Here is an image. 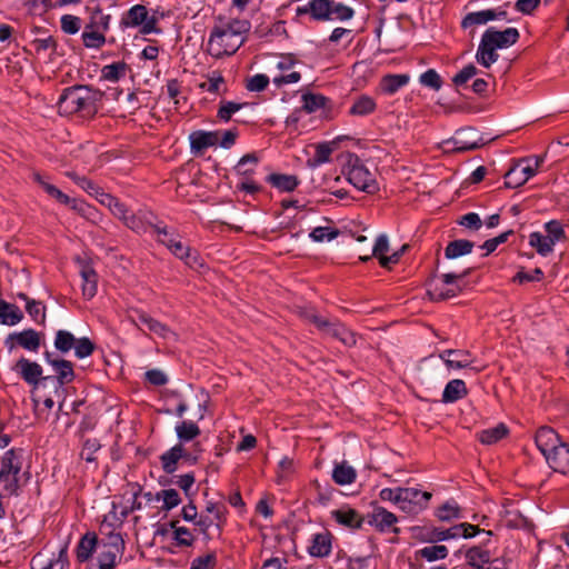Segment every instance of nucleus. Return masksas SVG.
I'll return each mask as SVG.
<instances>
[{
  "instance_id": "9d476101",
  "label": "nucleus",
  "mask_w": 569,
  "mask_h": 569,
  "mask_svg": "<svg viewBox=\"0 0 569 569\" xmlns=\"http://www.w3.org/2000/svg\"><path fill=\"white\" fill-rule=\"evenodd\" d=\"M367 522L379 532H400V529L396 527L398 517L381 506L372 507L371 512L367 516Z\"/></svg>"
},
{
  "instance_id": "423d86ee",
  "label": "nucleus",
  "mask_w": 569,
  "mask_h": 569,
  "mask_svg": "<svg viewBox=\"0 0 569 569\" xmlns=\"http://www.w3.org/2000/svg\"><path fill=\"white\" fill-rule=\"evenodd\" d=\"M565 239V231L558 220H550L543 226V232H536V252L548 256L553 246Z\"/></svg>"
},
{
  "instance_id": "c9c22d12",
  "label": "nucleus",
  "mask_w": 569,
  "mask_h": 569,
  "mask_svg": "<svg viewBox=\"0 0 569 569\" xmlns=\"http://www.w3.org/2000/svg\"><path fill=\"white\" fill-rule=\"evenodd\" d=\"M377 103L373 98L361 94L353 100L349 109V113L356 117H366L375 112Z\"/></svg>"
},
{
  "instance_id": "20e7f679",
  "label": "nucleus",
  "mask_w": 569,
  "mask_h": 569,
  "mask_svg": "<svg viewBox=\"0 0 569 569\" xmlns=\"http://www.w3.org/2000/svg\"><path fill=\"white\" fill-rule=\"evenodd\" d=\"M159 19L156 14L149 16L144 6H133L122 19L121 24L126 28L140 27L142 34L158 33L160 30L157 28Z\"/></svg>"
},
{
  "instance_id": "603ef678",
  "label": "nucleus",
  "mask_w": 569,
  "mask_h": 569,
  "mask_svg": "<svg viewBox=\"0 0 569 569\" xmlns=\"http://www.w3.org/2000/svg\"><path fill=\"white\" fill-rule=\"evenodd\" d=\"M127 70L128 67L124 62L107 64L101 70V78L110 82H117L126 76Z\"/></svg>"
},
{
  "instance_id": "338daca9",
  "label": "nucleus",
  "mask_w": 569,
  "mask_h": 569,
  "mask_svg": "<svg viewBox=\"0 0 569 569\" xmlns=\"http://www.w3.org/2000/svg\"><path fill=\"white\" fill-rule=\"evenodd\" d=\"M313 486L317 492V501L321 506H327L332 499L336 490L329 483H320L318 480L313 481Z\"/></svg>"
},
{
  "instance_id": "69168bd1",
  "label": "nucleus",
  "mask_w": 569,
  "mask_h": 569,
  "mask_svg": "<svg viewBox=\"0 0 569 569\" xmlns=\"http://www.w3.org/2000/svg\"><path fill=\"white\" fill-rule=\"evenodd\" d=\"M28 315L38 323H43L46 320V307L41 301L32 299L26 305Z\"/></svg>"
},
{
  "instance_id": "473e14b6",
  "label": "nucleus",
  "mask_w": 569,
  "mask_h": 569,
  "mask_svg": "<svg viewBox=\"0 0 569 569\" xmlns=\"http://www.w3.org/2000/svg\"><path fill=\"white\" fill-rule=\"evenodd\" d=\"M173 248L170 250L172 254H174L178 259L182 260L190 268L201 267V260L196 250H192L181 240H179L176 244H172Z\"/></svg>"
},
{
  "instance_id": "5701e85b",
  "label": "nucleus",
  "mask_w": 569,
  "mask_h": 569,
  "mask_svg": "<svg viewBox=\"0 0 569 569\" xmlns=\"http://www.w3.org/2000/svg\"><path fill=\"white\" fill-rule=\"evenodd\" d=\"M220 131H194L189 136L191 151L201 153L206 149L217 146L219 142Z\"/></svg>"
},
{
  "instance_id": "58836bf2",
  "label": "nucleus",
  "mask_w": 569,
  "mask_h": 569,
  "mask_svg": "<svg viewBox=\"0 0 569 569\" xmlns=\"http://www.w3.org/2000/svg\"><path fill=\"white\" fill-rule=\"evenodd\" d=\"M23 318L21 310L11 303L0 299V322L6 326H14Z\"/></svg>"
},
{
  "instance_id": "09e8293b",
  "label": "nucleus",
  "mask_w": 569,
  "mask_h": 569,
  "mask_svg": "<svg viewBox=\"0 0 569 569\" xmlns=\"http://www.w3.org/2000/svg\"><path fill=\"white\" fill-rule=\"evenodd\" d=\"M82 278V295L87 299H91L97 293V273L91 268H84L81 271Z\"/></svg>"
},
{
  "instance_id": "6ab92c4d",
  "label": "nucleus",
  "mask_w": 569,
  "mask_h": 569,
  "mask_svg": "<svg viewBox=\"0 0 569 569\" xmlns=\"http://www.w3.org/2000/svg\"><path fill=\"white\" fill-rule=\"evenodd\" d=\"M439 358L445 362L449 369H463L469 368L475 359L469 351L460 349L443 350Z\"/></svg>"
},
{
  "instance_id": "2f4dec72",
  "label": "nucleus",
  "mask_w": 569,
  "mask_h": 569,
  "mask_svg": "<svg viewBox=\"0 0 569 569\" xmlns=\"http://www.w3.org/2000/svg\"><path fill=\"white\" fill-rule=\"evenodd\" d=\"M410 76L407 73L401 74H387L380 80V89L385 94H395L398 90L409 83Z\"/></svg>"
},
{
  "instance_id": "864d4df0",
  "label": "nucleus",
  "mask_w": 569,
  "mask_h": 569,
  "mask_svg": "<svg viewBox=\"0 0 569 569\" xmlns=\"http://www.w3.org/2000/svg\"><path fill=\"white\" fill-rule=\"evenodd\" d=\"M420 557L429 562L442 560L448 557V548L443 545H432L418 551Z\"/></svg>"
},
{
  "instance_id": "a19ab883",
  "label": "nucleus",
  "mask_w": 569,
  "mask_h": 569,
  "mask_svg": "<svg viewBox=\"0 0 569 569\" xmlns=\"http://www.w3.org/2000/svg\"><path fill=\"white\" fill-rule=\"evenodd\" d=\"M268 182L280 191L290 192L297 188L299 181L293 174L272 173L267 178Z\"/></svg>"
},
{
  "instance_id": "f704fd0d",
  "label": "nucleus",
  "mask_w": 569,
  "mask_h": 569,
  "mask_svg": "<svg viewBox=\"0 0 569 569\" xmlns=\"http://www.w3.org/2000/svg\"><path fill=\"white\" fill-rule=\"evenodd\" d=\"M70 209L92 223H99L102 219L101 212L96 207L81 199L73 198Z\"/></svg>"
},
{
  "instance_id": "a18cd8bd",
  "label": "nucleus",
  "mask_w": 569,
  "mask_h": 569,
  "mask_svg": "<svg viewBox=\"0 0 569 569\" xmlns=\"http://www.w3.org/2000/svg\"><path fill=\"white\" fill-rule=\"evenodd\" d=\"M467 562L473 569H483L486 563L491 559L488 550L480 547H472L466 553Z\"/></svg>"
},
{
  "instance_id": "79ce46f5",
  "label": "nucleus",
  "mask_w": 569,
  "mask_h": 569,
  "mask_svg": "<svg viewBox=\"0 0 569 569\" xmlns=\"http://www.w3.org/2000/svg\"><path fill=\"white\" fill-rule=\"evenodd\" d=\"M330 1L331 0H311L302 11L310 13L315 20H329Z\"/></svg>"
},
{
  "instance_id": "0e129e2a",
  "label": "nucleus",
  "mask_w": 569,
  "mask_h": 569,
  "mask_svg": "<svg viewBox=\"0 0 569 569\" xmlns=\"http://www.w3.org/2000/svg\"><path fill=\"white\" fill-rule=\"evenodd\" d=\"M421 86L430 88L435 91L440 90L442 86L441 78L435 69H429L419 77Z\"/></svg>"
},
{
  "instance_id": "412c9836",
  "label": "nucleus",
  "mask_w": 569,
  "mask_h": 569,
  "mask_svg": "<svg viewBox=\"0 0 569 569\" xmlns=\"http://www.w3.org/2000/svg\"><path fill=\"white\" fill-rule=\"evenodd\" d=\"M12 369L17 371L27 383L33 386L39 383L42 376L41 366L24 357L20 358Z\"/></svg>"
},
{
  "instance_id": "f3484780",
  "label": "nucleus",
  "mask_w": 569,
  "mask_h": 569,
  "mask_svg": "<svg viewBox=\"0 0 569 569\" xmlns=\"http://www.w3.org/2000/svg\"><path fill=\"white\" fill-rule=\"evenodd\" d=\"M545 462L557 472H569V446L560 442L543 456Z\"/></svg>"
},
{
  "instance_id": "ea45409f",
  "label": "nucleus",
  "mask_w": 569,
  "mask_h": 569,
  "mask_svg": "<svg viewBox=\"0 0 569 569\" xmlns=\"http://www.w3.org/2000/svg\"><path fill=\"white\" fill-rule=\"evenodd\" d=\"M174 431L179 443L189 442L196 439L200 435V428L191 420H183L176 425Z\"/></svg>"
},
{
  "instance_id": "4c0bfd02",
  "label": "nucleus",
  "mask_w": 569,
  "mask_h": 569,
  "mask_svg": "<svg viewBox=\"0 0 569 569\" xmlns=\"http://www.w3.org/2000/svg\"><path fill=\"white\" fill-rule=\"evenodd\" d=\"M497 48L493 47L491 43L486 41L483 37H481L478 50H477V61L486 67L489 68L492 63H495L498 59Z\"/></svg>"
},
{
  "instance_id": "e2e57ef3",
  "label": "nucleus",
  "mask_w": 569,
  "mask_h": 569,
  "mask_svg": "<svg viewBox=\"0 0 569 569\" xmlns=\"http://www.w3.org/2000/svg\"><path fill=\"white\" fill-rule=\"evenodd\" d=\"M412 536L425 543H436V527L416 526L411 528Z\"/></svg>"
},
{
  "instance_id": "b1692460",
  "label": "nucleus",
  "mask_w": 569,
  "mask_h": 569,
  "mask_svg": "<svg viewBox=\"0 0 569 569\" xmlns=\"http://www.w3.org/2000/svg\"><path fill=\"white\" fill-rule=\"evenodd\" d=\"M44 358L57 372V387H61L66 382L72 381L74 377L72 363L63 359H52L50 352L44 353Z\"/></svg>"
},
{
  "instance_id": "4be33fe9",
  "label": "nucleus",
  "mask_w": 569,
  "mask_h": 569,
  "mask_svg": "<svg viewBox=\"0 0 569 569\" xmlns=\"http://www.w3.org/2000/svg\"><path fill=\"white\" fill-rule=\"evenodd\" d=\"M332 536L328 531L318 532L311 536L308 552L311 557L325 558L331 553Z\"/></svg>"
},
{
  "instance_id": "bf43d9fd",
  "label": "nucleus",
  "mask_w": 569,
  "mask_h": 569,
  "mask_svg": "<svg viewBox=\"0 0 569 569\" xmlns=\"http://www.w3.org/2000/svg\"><path fill=\"white\" fill-rule=\"evenodd\" d=\"M339 234L338 229L331 227H316L309 233V237L315 242H325L336 239Z\"/></svg>"
},
{
  "instance_id": "6e6d98bb",
  "label": "nucleus",
  "mask_w": 569,
  "mask_h": 569,
  "mask_svg": "<svg viewBox=\"0 0 569 569\" xmlns=\"http://www.w3.org/2000/svg\"><path fill=\"white\" fill-rule=\"evenodd\" d=\"M76 337L67 330H58L54 338V348L62 353L69 352L76 345Z\"/></svg>"
},
{
  "instance_id": "72a5a7b5",
  "label": "nucleus",
  "mask_w": 569,
  "mask_h": 569,
  "mask_svg": "<svg viewBox=\"0 0 569 569\" xmlns=\"http://www.w3.org/2000/svg\"><path fill=\"white\" fill-rule=\"evenodd\" d=\"M184 456V448L181 443H177L160 457L163 470L167 473H172L178 468V461Z\"/></svg>"
},
{
  "instance_id": "f257e3e1",
  "label": "nucleus",
  "mask_w": 569,
  "mask_h": 569,
  "mask_svg": "<svg viewBox=\"0 0 569 569\" xmlns=\"http://www.w3.org/2000/svg\"><path fill=\"white\" fill-rule=\"evenodd\" d=\"M250 27V22L242 19L220 21L210 32L208 53L217 59L233 54L243 44Z\"/></svg>"
},
{
  "instance_id": "cd10ccee",
  "label": "nucleus",
  "mask_w": 569,
  "mask_h": 569,
  "mask_svg": "<svg viewBox=\"0 0 569 569\" xmlns=\"http://www.w3.org/2000/svg\"><path fill=\"white\" fill-rule=\"evenodd\" d=\"M331 517L341 526L350 529H358L362 526V518L351 508L342 507L331 511Z\"/></svg>"
},
{
  "instance_id": "4468645a",
  "label": "nucleus",
  "mask_w": 569,
  "mask_h": 569,
  "mask_svg": "<svg viewBox=\"0 0 569 569\" xmlns=\"http://www.w3.org/2000/svg\"><path fill=\"white\" fill-rule=\"evenodd\" d=\"M4 343L10 351L18 345L28 351L37 352L40 347V335L34 329H26L9 335Z\"/></svg>"
},
{
  "instance_id": "9b49d317",
  "label": "nucleus",
  "mask_w": 569,
  "mask_h": 569,
  "mask_svg": "<svg viewBox=\"0 0 569 569\" xmlns=\"http://www.w3.org/2000/svg\"><path fill=\"white\" fill-rule=\"evenodd\" d=\"M476 136L477 132L471 128L458 130L451 139L443 141L442 148L446 152L477 149L481 142Z\"/></svg>"
},
{
  "instance_id": "13d9d810",
  "label": "nucleus",
  "mask_w": 569,
  "mask_h": 569,
  "mask_svg": "<svg viewBox=\"0 0 569 569\" xmlns=\"http://www.w3.org/2000/svg\"><path fill=\"white\" fill-rule=\"evenodd\" d=\"M353 13L355 12L350 7L345 6L343 3L337 2L335 0L330 1L329 20L346 21L351 19L353 17Z\"/></svg>"
},
{
  "instance_id": "393cba45",
  "label": "nucleus",
  "mask_w": 569,
  "mask_h": 569,
  "mask_svg": "<svg viewBox=\"0 0 569 569\" xmlns=\"http://www.w3.org/2000/svg\"><path fill=\"white\" fill-rule=\"evenodd\" d=\"M68 563L67 550L61 548L59 553L50 559H46L42 553H38L31 560L32 569H64Z\"/></svg>"
},
{
  "instance_id": "1a4fd4ad",
  "label": "nucleus",
  "mask_w": 569,
  "mask_h": 569,
  "mask_svg": "<svg viewBox=\"0 0 569 569\" xmlns=\"http://www.w3.org/2000/svg\"><path fill=\"white\" fill-rule=\"evenodd\" d=\"M431 493L417 488H402L398 508L408 515H418L427 508Z\"/></svg>"
},
{
  "instance_id": "49530a36",
  "label": "nucleus",
  "mask_w": 569,
  "mask_h": 569,
  "mask_svg": "<svg viewBox=\"0 0 569 569\" xmlns=\"http://www.w3.org/2000/svg\"><path fill=\"white\" fill-rule=\"evenodd\" d=\"M258 158L253 153L243 156L234 167V171L241 178H250L257 169Z\"/></svg>"
},
{
  "instance_id": "7c9ffc66",
  "label": "nucleus",
  "mask_w": 569,
  "mask_h": 569,
  "mask_svg": "<svg viewBox=\"0 0 569 569\" xmlns=\"http://www.w3.org/2000/svg\"><path fill=\"white\" fill-rule=\"evenodd\" d=\"M467 393L468 390L465 381L461 379H453L446 385L441 400L445 403H453L466 397Z\"/></svg>"
},
{
  "instance_id": "f8f14e48",
  "label": "nucleus",
  "mask_w": 569,
  "mask_h": 569,
  "mask_svg": "<svg viewBox=\"0 0 569 569\" xmlns=\"http://www.w3.org/2000/svg\"><path fill=\"white\" fill-rule=\"evenodd\" d=\"M406 246L400 251H396L390 256H387L389 251V239L387 234H379L376 239V243L372 248L371 254L360 256L361 261H368L372 256L379 259L381 267L390 268V266L397 263L400 259L401 253L405 251Z\"/></svg>"
},
{
  "instance_id": "c03bdc74",
  "label": "nucleus",
  "mask_w": 569,
  "mask_h": 569,
  "mask_svg": "<svg viewBox=\"0 0 569 569\" xmlns=\"http://www.w3.org/2000/svg\"><path fill=\"white\" fill-rule=\"evenodd\" d=\"M472 248L473 242L465 239H458L448 243L445 250V256L448 259H456L470 253Z\"/></svg>"
},
{
  "instance_id": "a878e982",
  "label": "nucleus",
  "mask_w": 569,
  "mask_h": 569,
  "mask_svg": "<svg viewBox=\"0 0 569 569\" xmlns=\"http://www.w3.org/2000/svg\"><path fill=\"white\" fill-rule=\"evenodd\" d=\"M559 443V436L552 428L541 427L536 431V447L539 449L542 457L552 450V447H557Z\"/></svg>"
},
{
  "instance_id": "c756f323",
  "label": "nucleus",
  "mask_w": 569,
  "mask_h": 569,
  "mask_svg": "<svg viewBox=\"0 0 569 569\" xmlns=\"http://www.w3.org/2000/svg\"><path fill=\"white\" fill-rule=\"evenodd\" d=\"M151 213H147V212H139V213H130L128 212V214L126 216V218L123 219V223L130 228L131 230H133L134 232H138V233H141V232H147L148 228H152L156 226L152 223L151 221Z\"/></svg>"
},
{
  "instance_id": "bb28decb",
  "label": "nucleus",
  "mask_w": 569,
  "mask_h": 569,
  "mask_svg": "<svg viewBox=\"0 0 569 569\" xmlns=\"http://www.w3.org/2000/svg\"><path fill=\"white\" fill-rule=\"evenodd\" d=\"M505 14V11H497L492 9L470 12L462 19L461 26L462 28L467 29L473 26L486 24L491 20L500 19Z\"/></svg>"
},
{
  "instance_id": "ddd939ff",
  "label": "nucleus",
  "mask_w": 569,
  "mask_h": 569,
  "mask_svg": "<svg viewBox=\"0 0 569 569\" xmlns=\"http://www.w3.org/2000/svg\"><path fill=\"white\" fill-rule=\"evenodd\" d=\"M296 61L291 56H282L276 63V69L279 70V74L274 76L272 82L276 87L297 83L301 79V74L293 70Z\"/></svg>"
},
{
  "instance_id": "e433bc0d",
  "label": "nucleus",
  "mask_w": 569,
  "mask_h": 569,
  "mask_svg": "<svg viewBox=\"0 0 569 569\" xmlns=\"http://www.w3.org/2000/svg\"><path fill=\"white\" fill-rule=\"evenodd\" d=\"M98 202L106 208L119 220L123 221L129 210L124 203L110 193L98 194Z\"/></svg>"
},
{
  "instance_id": "774afa93",
  "label": "nucleus",
  "mask_w": 569,
  "mask_h": 569,
  "mask_svg": "<svg viewBox=\"0 0 569 569\" xmlns=\"http://www.w3.org/2000/svg\"><path fill=\"white\" fill-rule=\"evenodd\" d=\"M270 82V79L267 74L257 73L247 79L246 88L251 92H261L263 91Z\"/></svg>"
},
{
  "instance_id": "0eeeda50",
  "label": "nucleus",
  "mask_w": 569,
  "mask_h": 569,
  "mask_svg": "<svg viewBox=\"0 0 569 569\" xmlns=\"http://www.w3.org/2000/svg\"><path fill=\"white\" fill-rule=\"evenodd\" d=\"M308 319L323 333L340 340L345 346L352 347L357 342L356 333L338 322H331L319 315L310 313Z\"/></svg>"
},
{
  "instance_id": "680f3d73",
  "label": "nucleus",
  "mask_w": 569,
  "mask_h": 569,
  "mask_svg": "<svg viewBox=\"0 0 569 569\" xmlns=\"http://www.w3.org/2000/svg\"><path fill=\"white\" fill-rule=\"evenodd\" d=\"M69 176L83 191H86L90 196L94 197L97 201H98V197H99L98 194L106 193L100 187H98L93 181L89 180L86 177L71 176V174H69Z\"/></svg>"
},
{
  "instance_id": "8fccbe9b",
  "label": "nucleus",
  "mask_w": 569,
  "mask_h": 569,
  "mask_svg": "<svg viewBox=\"0 0 569 569\" xmlns=\"http://www.w3.org/2000/svg\"><path fill=\"white\" fill-rule=\"evenodd\" d=\"M96 543L97 537L94 533H87L86 536H83L77 548L78 560L81 562L88 560L96 548Z\"/></svg>"
},
{
  "instance_id": "39448f33",
  "label": "nucleus",
  "mask_w": 569,
  "mask_h": 569,
  "mask_svg": "<svg viewBox=\"0 0 569 569\" xmlns=\"http://www.w3.org/2000/svg\"><path fill=\"white\" fill-rule=\"evenodd\" d=\"M466 273L457 274V273H445L438 279L433 280L429 284L428 296L431 300L435 301H443L450 298L456 297L461 288L457 283L459 279H462Z\"/></svg>"
},
{
  "instance_id": "f03ea898",
  "label": "nucleus",
  "mask_w": 569,
  "mask_h": 569,
  "mask_svg": "<svg viewBox=\"0 0 569 569\" xmlns=\"http://www.w3.org/2000/svg\"><path fill=\"white\" fill-rule=\"evenodd\" d=\"M102 93L87 86H74L63 90L58 100V109L61 114L70 116L81 113L82 116H93L98 112V103Z\"/></svg>"
},
{
  "instance_id": "a211bd4d",
  "label": "nucleus",
  "mask_w": 569,
  "mask_h": 569,
  "mask_svg": "<svg viewBox=\"0 0 569 569\" xmlns=\"http://www.w3.org/2000/svg\"><path fill=\"white\" fill-rule=\"evenodd\" d=\"M532 169L527 160H521L510 167L505 173V184L507 188H518L527 182L531 176Z\"/></svg>"
},
{
  "instance_id": "de8ad7c7",
  "label": "nucleus",
  "mask_w": 569,
  "mask_h": 569,
  "mask_svg": "<svg viewBox=\"0 0 569 569\" xmlns=\"http://www.w3.org/2000/svg\"><path fill=\"white\" fill-rule=\"evenodd\" d=\"M332 479L340 486L350 485L356 479V471L351 466L342 462L335 467Z\"/></svg>"
},
{
  "instance_id": "6e6552de",
  "label": "nucleus",
  "mask_w": 569,
  "mask_h": 569,
  "mask_svg": "<svg viewBox=\"0 0 569 569\" xmlns=\"http://www.w3.org/2000/svg\"><path fill=\"white\" fill-rule=\"evenodd\" d=\"M348 181L358 190L375 193L378 190V183L375 174L362 163L359 159H356L350 164L348 173Z\"/></svg>"
},
{
  "instance_id": "3c124183",
  "label": "nucleus",
  "mask_w": 569,
  "mask_h": 569,
  "mask_svg": "<svg viewBox=\"0 0 569 569\" xmlns=\"http://www.w3.org/2000/svg\"><path fill=\"white\" fill-rule=\"evenodd\" d=\"M199 88L210 92V93H220L226 91L224 79L218 71H212L207 76V80L199 84Z\"/></svg>"
},
{
  "instance_id": "7ed1b4c3",
  "label": "nucleus",
  "mask_w": 569,
  "mask_h": 569,
  "mask_svg": "<svg viewBox=\"0 0 569 569\" xmlns=\"http://www.w3.org/2000/svg\"><path fill=\"white\" fill-rule=\"evenodd\" d=\"M26 451L20 448L7 450L0 460V491L3 496H18L23 477Z\"/></svg>"
},
{
  "instance_id": "aec40b11",
  "label": "nucleus",
  "mask_w": 569,
  "mask_h": 569,
  "mask_svg": "<svg viewBox=\"0 0 569 569\" xmlns=\"http://www.w3.org/2000/svg\"><path fill=\"white\" fill-rule=\"evenodd\" d=\"M482 37L497 49H502L513 44L518 40L519 32L516 28H507L503 31H497L490 28Z\"/></svg>"
},
{
  "instance_id": "2eb2a0df",
  "label": "nucleus",
  "mask_w": 569,
  "mask_h": 569,
  "mask_svg": "<svg viewBox=\"0 0 569 569\" xmlns=\"http://www.w3.org/2000/svg\"><path fill=\"white\" fill-rule=\"evenodd\" d=\"M134 321L139 329L142 331L147 329L150 332L154 333L156 336L168 341L177 340V335L170 328L159 322L158 320L151 318L144 312H139Z\"/></svg>"
},
{
  "instance_id": "c85d7f7f",
  "label": "nucleus",
  "mask_w": 569,
  "mask_h": 569,
  "mask_svg": "<svg viewBox=\"0 0 569 569\" xmlns=\"http://www.w3.org/2000/svg\"><path fill=\"white\" fill-rule=\"evenodd\" d=\"M509 435V429L505 423H498L495 427L483 429L477 433L478 440L486 446H492Z\"/></svg>"
},
{
  "instance_id": "37998d69",
  "label": "nucleus",
  "mask_w": 569,
  "mask_h": 569,
  "mask_svg": "<svg viewBox=\"0 0 569 569\" xmlns=\"http://www.w3.org/2000/svg\"><path fill=\"white\" fill-rule=\"evenodd\" d=\"M440 521H451L463 518L460 507L455 500H448L435 511Z\"/></svg>"
},
{
  "instance_id": "052dcab7",
  "label": "nucleus",
  "mask_w": 569,
  "mask_h": 569,
  "mask_svg": "<svg viewBox=\"0 0 569 569\" xmlns=\"http://www.w3.org/2000/svg\"><path fill=\"white\" fill-rule=\"evenodd\" d=\"M302 109L308 113H312L325 107L326 98L321 94L307 93L302 96Z\"/></svg>"
},
{
  "instance_id": "5fc2aeb1",
  "label": "nucleus",
  "mask_w": 569,
  "mask_h": 569,
  "mask_svg": "<svg viewBox=\"0 0 569 569\" xmlns=\"http://www.w3.org/2000/svg\"><path fill=\"white\" fill-rule=\"evenodd\" d=\"M153 230L157 233V240L164 244L169 250L173 248L172 244H176L180 240V237L176 231L169 230L163 224H156Z\"/></svg>"
},
{
  "instance_id": "dca6fc26",
  "label": "nucleus",
  "mask_w": 569,
  "mask_h": 569,
  "mask_svg": "<svg viewBox=\"0 0 569 569\" xmlns=\"http://www.w3.org/2000/svg\"><path fill=\"white\" fill-rule=\"evenodd\" d=\"M480 530L478 527L462 522L456 526H452L448 529L437 528L436 527V543L440 541H447L459 538H471L479 533Z\"/></svg>"
},
{
  "instance_id": "4d7b16f0",
  "label": "nucleus",
  "mask_w": 569,
  "mask_h": 569,
  "mask_svg": "<svg viewBox=\"0 0 569 569\" xmlns=\"http://www.w3.org/2000/svg\"><path fill=\"white\" fill-rule=\"evenodd\" d=\"M83 44L87 48H100L104 44L106 38L99 30H94L92 26H87L82 33Z\"/></svg>"
}]
</instances>
